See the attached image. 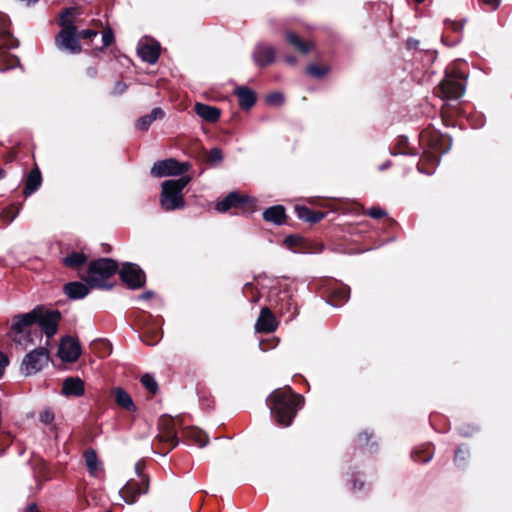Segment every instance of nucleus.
<instances>
[{
  "label": "nucleus",
  "mask_w": 512,
  "mask_h": 512,
  "mask_svg": "<svg viewBox=\"0 0 512 512\" xmlns=\"http://www.w3.org/2000/svg\"><path fill=\"white\" fill-rule=\"evenodd\" d=\"M302 402V396L294 394L290 388L276 389L267 399L275 421L284 427L291 425Z\"/></svg>",
  "instance_id": "nucleus-1"
},
{
  "label": "nucleus",
  "mask_w": 512,
  "mask_h": 512,
  "mask_svg": "<svg viewBox=\"0 0 512 512\" xmlns=\"http://www.w3.org/2000/svg\"><path fill=\"white\" fill-rule=\"evenodd\" d=\"M35 318V313L19 314L13 317L9 337L22 350L33 345L35 343V339L41 336V333L38 330L32 331L31 329Z\"/></svg>",
  "instance_id": "nucleus-2"
},
{
  "label": "nucleus",
  "mask_w": 512,
  "mask_h": 512,
  "mask_svg": "<svg viewBox=\"0 0 512 512\" xmlns=\"http://www.w3.org/2000/svg\"><path fill=\"white\" fill-rule=\"evenodd\" d=\"M74 12L73 8H67L61 13L59 24L62 29L55 38L56 47L70 54H78L82 50L77 37V27L71 19Z\"/></svg>",
  "instance_id": "nucleus-3"
},
{
  "label": "nucleus",
  "mask_w": 512,
  "mask_h": 512,
  "mask_svg": "<svg viewBox=\"0 0 512 512\" xmlns=\"http://www.w3.org/2000/svg\"><path fill=\"white\" fill-rule=\"evenodd\" d=\"M190 181V176H181L178 179L166 180L162 183L160 205L163 210L173 211L184 208L185 200L182 191Z\"/></svg>",
  "instance_id": "nucleus-4"
},
{
  "label": "nucleus",
  "mask_w": 512,
  "mask_h": 512,
  "mask_svg": "<svg viewBox=\"0 0 512 512\" xmlns=\"http://www.w3.org/2000/svg\"><path fill=\"white\" fill-rule=\"evenodd\" d=\"M118 270L116 261L110 258H101L90 263L83 280L90 286L100 289H110L107 280Z\"/></svg>",
  "instance_id": "nucleus-5"
},
{
  "label": "nucleus",
  "mask_w": 512,
  "mask_h": 512,
  "mask_svg": "<svg viewBox=\"0 0 512 512\" xmlns=\"http://www.w3.org/2000/svg\"><path fill=\"white\" fill-rule=\"evenodd\" d=\"M467 76L461 71L459 63L447 67L444 79L440 82L439 95L444 99L456 100L465 93Z\"/></svg>",
  "instance_id": "nucleus-6"
},
{
  "label": "nucleus",
  "mask_w": 512,
  "mask_h": 512,
  "mask_svg": "<svg viewBox=\"0 0 512 512\" xmlns=\"http://www.w3.org/2000/svg\"><path fill=\"white\" fill-rule=\"evenodd\" d=\"M49 361V351L45 347H39L28 354L22 360L20 371L25 376H31L40 372Z\"/></svg>",
  "instance_id": "nucleus-7"
},
{
  "label": "nucleus",
  "mask_w": 512,
  "mask_h": 512,
  "mask_svg": "<svg viewBox=\"0 0 512 512\" xmlns=\"http://www.w3.org/2000/svg\"><path fill=\"white\" fill-rule=\"evenodd\" d=\"M29 313L36 314L34 324L38 323L41 331L44 332L48 338H51L57 333L58 324L61 319V314L59 311H46L44 308L37 306Z\"/></svg>",
  "instance_id": "nucleus-8"
},
{
  "label": "nucleus",
  "mask_w": 512,
  "mask_h": 512,
  "mask_svg": "<svg viewBox=\"0 0 512 512\" xmlns=\"http://www.w3.org/2000/svg\"><path fill=\"white\" fill-rule=\"evenodd\" d=\"M190 165L186 162L181 163L173 158L157 161L151 168V175L157 178L165 176H184Z\"/></svg>",
  "instance_id": "nucleus-9"
},
{
  "label": "nucleus",
  "mask_w": 512,
  "mask_h": 512,
  "mask_svg": "<svg viewBox=\"0 0 512 512\" xmlns=\"http://www.w3.org/2000/svg\"><path fill=\"white\" fill-rule=\"evenodd\" d=\"M120 278L131 289L141 288L145 284V274L136 264L125 263L120 270Z\"/></svg>",
  "instance_id": "nucleus-10"
},
{
  "label": "nucleus",
  "mask_w": 512,
  "mask_h": 512,
  "mask_svg": "<svg viewBox=\"0 0 512 512\" xmlns=\"http://www.w3.org/2000/svg\"><path fill=\"white\" fill-rule=\"evenodd\" d=\"M81 354V347L79 342L72 337H65L62 339L58 355L65 362H75Z\"/></svg>",
  "instance_id": "nucleus-11"
},
{
  "label": "nucleus",
  "mask_w": 512,
  "mask_h": 512,
  "mask_svg": "<svg viewBox=\"0 0 512 512\" xmlns=\"http://www.w3.org/2000/svg\"><path fill=\"white\" fill-rule=\"evenodd\" d=\"M252 58L259 67L270 65L275 60V49L270 45L258 43L253 49Z\"/></svg>",
  "instance_id": "nucleus-12"
},
{
  "label": "nucleus",
  "mask_w": 512,
  "mask_h": 512,
  "mask_svg": "<svg viewBox=\"0 0 512 512\" xmlns=\"http://www.w3.org/2000/svg\"><path fill=\"white\" fill-rule=\"evenodd\" d=\"M180 425V419L178 418H166L161 422L162 431L158 435L160 441L170 442L172 448L178 444L177 440V426Z\"/></svg>",
  "instance_id": "nucleus-13"
},
{
  "label": "nucleus",
  "mask_w": 512,
  "mask_h": 512,
  "mask_svg": "<svg viewBox=\"0 0 512 512\" xmlns=\"http://www.w3.org/2000/svg\"><path fill=\"white\" fill-rule=\"evenodd\" d=\"M278 327V322L272 311L263 307L255 324V330L260 333L274 332Z\"/></svg>",
  "instance_id": "nucleus-14"
},
{
  "label": "nucleus",
  "mask_w": 512,
  "mask_h": 512,
  "mask_svg": "<svg viewBox=\"0 0 512 512\" xmlns=\"http://www.w3.org/2000/svg\"><path fill=\"white\" fill-rule=\"evenodd\" d=\"M249 201H252L249 196H241L236 192H231L222 201L217 203L216 209L219 212H226L231 208L243 206Z\"/></svg>",
  "instance_id": "nucleus-15"
},
{
  "label": "nucleus",
  "mask_w": 512,
  "mask_h": 512,
  "mask_svg": "<svg viewBox=\"0 0 512 512\" xmlns=\"http://www.w3.org/2000/svg\"><path fill=\"white\" fill-rule=\"evenodd\" d=\"M140 58L149 64H155L160 56V45L157 42H147L138 48Z\"/></svg>",
  "instance_id": "nucleus-16"
},
{
  "label": "nucleus",
  "mask_w": 512,
  "mask_h": 512,
  "mask_svg": "<svg viewBox=\"0 0 512 512\" xmlns=\"http://www.w3.org/2000/svg\"><path fill=\"white\" fill-rule=\"evenodd\" d=\"M238 97V104L241 109L249 110L256 102V94L253 90L245 86H239L235 89Z\"/></svg>",
  "instance_id": "nucleus-17"
},
{
  "label": "nucleus",
  "mask_w": 512,
  "mask_h": 512,
  "mask_svg": "<svg viewBox=\"0 0 512 512\" xmlns=\"http://www.w3.org/2000/svg\"><path fill=\"white\" fill-rule=\"evenodd\" d=\"M62 392L67 396L80 397L85 392L84 382L80 378H67L63 382Z\"/></svg>",
  "instance_id": "nucleus-18"
},
{
  "label": "nucleus",
  "mask_w": 512,
  "mask_h": 512,
  "mask_svg": "<svg viewBox=\"0 0 512 512\" xmlns=\"http://www.w3.org/2000/svg\"><path fill=\"white\" fill-rule=\"evenodd\" d=\"M64 292L68 298L78 300L89 294V287L85 283L74 281L64 286Z\"/></svg>",
  "instance_id": "nucleus-19"
},
{
  "label": "nucleus",
  "mask_w": 512,
  "mask_h": 512,
  "mask_svg": "<svg viewBox=\"0 0 512 512\" xmlns=\"http://www.w3.org/2000/svg\"><path fill=\"white\" fill-rule=\"evenodd\" d=\"M195 112L203 120L211 123L216 122L221 114L218 108L203 103L195 104Z\"/></svg>",
  "instance_id": "nucleus-20"
},
{
  "label": "nucleus",
  "mask_w": 512,
  "mask_h": 512,
  "mask_svg": "<svg viewBox=\"0 0 512 512\" xmlns=\"http://www.w3.org/2000/svg\"><path fill=\"white\" fill-rule=\"evenodd\" d=\"M263 218L267 222L281 225L285 222V209L282 205L269 207L263 212Z\"/></svg>",
  "instance_id": "nucleus-21"
},
{
  "label": "nucleus",
  "mask_w": 512,
  "mask_h": 512,
  "mask_svg": "<svg viewBox=\"0 0 512 512\" xmlns=\"http://www.w3.org/2000/svg\"><path fill=\"white\" fill-rule=\"evenodd\" d=\"M164 115L165 113L161 108H153L150 114L144 115L137 120L136 128L139 130L146 131L153 123V121L157 119H162Z\"/></svg>",
  "instance_id": "nucleus-22"
},
{
  "label": "nucleus",
  "mask_w": 512,
  "mask_h": 512,
  "mask_svg": "<svg viewBox=\"0 0 512 512\" xmlns=\"http://www.w3.org/2000/svg\"><path fill=\"white\" fill-rule=\"evenodd\" d=\"M113 394L115 396L116 403L129 412H134L136 406L131 396L121 387L114 389Z\"/></svg>",
  "instance_id": "nucleus-23"
},
{
  "label": "nucleus",
  "mask_w": 512,
  "mask_h": 512,
  "mask_svg": "<svg viewBox=\"0 0 512 512\" xmlns=\"http://www.w3.org/2000/svg\"><path fill=\"white\" fill-rule=\"evenodd\" d=\"M41 182L42 177L40 171L37 168L32 169L26 179L24 193L26 195L34 193L40 187Z\"/></svg>",
  "instance_id": "nucleus-24"
},
{
  "label": "nucleus",
  "mask_w": 512,
  "mask_h": 512,
  "mask_svg": "<svg viewBox=\"0 0 512 512\" xmlns=\"http://www.w3.org/2000/svg\"><path fill=\"white\" fill-rule=\"evenodd\" d=\"M295 212H296L298 218L308 221V222H311V223H317L320 220H322L324 217V214L322 212L312 211L305 206L297 205L295 207Z\"/></svg>",
  "instance_id": "nucleus-25"
},
{
  "label": "nucleus",
  "mask_w": 512,
  "mask_h": 512,
  "mask_svg": "<svg viewBox=\"0 0 512 512\" xmlns=\"http://www.w3.org/2000/svg\"><path fill=\"white\" fill-rule=\"evenodd\" d=\"M350 297V288L345 285H340L333 288L331 291V300L333 306H340L345 303Z\"/></svg>",
  "instance_id": "nucleus-26"
},
{
  "label": "nucleus",
  "mask_w": 512,
  "mask_h": 512,
  "mask_svg": "<svg viewBox=\"0 0 512 512\" xmlns=\"http://www.w3.org/2000/svg\"><path fill=\"white\" fill-rule=\"evenodd\" d=\"M86 466L92 476H97L101 470V463L98 460L95 450L89 449L84 453Z\"/></svg>",
  "instance_id": "nucleus-27"
},
{
  "label": "nucleus",
  "mask_w": 512,
  "mask_h": 512,
  "mask_svg": "<svg viewBox=\"0 0 512 512\" xmlns=\"http://www.w3.org/2000/svg\"><path fill=\"white\" fill-rule=\"evenodd\" d=\"M146 490H142L140 488H136L134 484L127 483L120 491L121 497L124 499L126 503L132 504L135 502V498L137 495L145 493Z\"/></svg>",
  "instance_id": "nucleus-28"
},
{
  "label": "nucleus",
  "mask_w": 512,
  "mask_h": 512,
  "mask_svg": "<svg viewBox=\"0 0 512 512\" xmlns=\"http://www.w3.org/2000/svg\"><path fill=\"white\" fill-rule=\"evenodd\" d=\"M62 261L66 267L76 269L86 263L87 256L82 252H72L64 257Z\"/></svg>",
  "instance_id": "nucleus-29"
},
{
  "label": "nucleus",
  "mask_w": 512,
  "mask_h": 512,
  "mask_svg": "<svg viewBox=\"0 0 512 512\" xmlns=\"http://www.w3.org/2000/svg\"><path fill=\"white\" fill-rule=\"evenodd\" d=\"M287 41L294 46L301 53H308L311 49V44L303 42L295 33L288 32L286 34Z\"/></svg>",
  "instance_id": "nucleus-30"
},
{
  "label": "nucleus",
  "mask_w": 512,
  "mask_h": 512,
  "mask_svg": "<svg viewBox=\"0 0 512 512\" xmlns=\"http://www.w3.org/2000/svg\"><path fill=\"white\" fill-rule=\"evenodd\" d=\"M187 436L193 440L199 447L206 446L208 439L207 436L199 430H191L187 432Z\"/></svg>",
  "instance_id": "nucleus-31"
},
{
  "label": "nucleus",
  "mask_w": 512,
  "mask_h": 512,
  "mask_svg": "<svg viewBox=\"0 0 512 512\" xmlns=\"http://www.w3.org/2000/svg\"><path fill=\"white\" fill-rule=\"evenodd\" d=\"M141 383L152 394H155L158 390V384L150 374L143 375L141 377Z\"/></svg>",
  "instance_id": "nucleus-32"
},
{
  "label": "nucleus",
  "mask_w": 512,
  "mask_h": 512,
  "mask_svg": "<svg viewBox=\"0 0 512 512\" xmlns=\"http://www.w3.org/2000/svg\"><path fill=\"white\" fill-rule=\"evenodd\" d=\"M469 456V451L466 447L460 446L455 452V463L458 466H463L465 464V461L467 457Z\"/></svg>",
  "instance_id": "nucleus-33"
},
{
  "label": "nucleus",
  "mask_w": 512,
  "mask_h": 512,
  "mask_svg": "<svg viewBox=\"0 0 512 512\" xmlns=\"http://www.w3.org/2000/svg\"><path fill=\"white\" fill-rule=\"evenodd\" d=\"M222 159V151L219 148H212L207 154V161L210 164L220 163Z\"/></svg>",
  "instance_id": "nucleus-34"
},
{
  "label": "nucleus",
  "mask_w": 512,
  "mask_h": 512,
  "mask_svg": "<svg viewBox=\"0 0 512 512\" xmlns=\"http://www.w3.org/2000/svg\"><path fill=\"white\" fill-rule=\"evenodd\" d=\"M9 19L5 14L0 13V38L9 37Z\"/></svg>",
  "instance_id": "nucleus-35"
},
{
  "label": "nucleus",
  "mask_w": 512,
  "mask_h": 512,
  "mask_svg": "<svg viewBox=\"0 0 512 512\" xmlns=\"http://www.w3.org/2000/svg\"><path fill=\"white\" fill-rule=\"evenodd\" d=\"M54 418V412L51 409H45L39 414V421L44 425L51 424Z\"/></svg>",
  "instance_id": "nucleus-36"
},
{
  "label": "nucleus",
  "mask_w": 512,
  "mask_h": 512,
  "mask_svg": "<svg viewBox=\"0 0 512 512\" xmlns=\"http://www.w3.org/2000/svg\"><path fill=\"white\" fill-rule=\"evenodd\" d=\"M266 101L269 105L279 106L284 102V97L281 93L274 92L267 96Z\"/></svg>",
  "instance_id": "nucleus-37"
},
{
  "label": "nucleus",
  "mask_w": 512,
  "mask_h": 512,
  "mask_svg": "<svg viewBox=\"0 0 512 512\" xmlns=\"http://www.w3.org/2000/svg\"><path fill=\"white\" fill-rule=\"evenodd\" d=\"M307 72L313 77L320 78L327 73V68L319 67L317 65H310L307 67Z\"/></svg>",
  "instance_id": "nucleus-38"
},
{
  "label": "nucleus",
  "mask_w": 512,
  "mask_h": 512,
  "mask_svg": "<svg viewBox=\"0 0 512 512\" xmlns=\"http://www.w3.org/2000/svg\"><path fill=\"white\" fill-rule=\"evenodd\" d=\"M103 47L106 48L114 41V33L112 29L106 28L102 32Z\"/></svg>",
  "instance_id": "nucleus-39"
},
{
  "label": "nucleus",
  "mask_w": 512,
  "mask_h": 512,
  "mask_svg": "<svg viewBox=\"0 0 512 512\" xmlns=\"http://www.w3.org/2000/svg\"><path fill=\"white\" fill-rule=\"evenodd\" d=\"M366 214L372 218L379 219L387 215L386 211L379 207H371Z\"/></svg>",
  "instance_id": "nucleus-40"
},
{
  "label": "nucleus",
  "mask_w": 512,
  "mask_h": 512,
  "mask_svg": "<svg viewBox=\"0 0 512 512\" xmlns=\"http://www.w3.org/2000/svg\"><path fill=\"white\" fill-rule=\"evenodd\" d=\"M96 36H97V32L95 30L86 29V30L77 32L78 41L80 39H91Z\"/></svg>",
  "instance_id": "nucleus-41"
},
{
  "label": "nucleus",
  "mask_w": 512,
  "mask_h": 512,
  "mask_svg": "<svg viewBox=\"0 0 512 512\" xmlns=\"http://www.w3.org/2000/svg\"><path fill=\"white\" fill-rule=\"evenodd\" d=\"M8 364H9L8 357L4 353L0 352V378L3 376Z\"/></svg>",
  "instance_id": "nucleus-42"
},
{
  "label": "nucleus",
  "mask_w": 512,
  "mask_h": 512,
  "mask_svg": "<svg viewBox=\"0 0 512 512\" xmlns=\"http://www.w3.org/2000/svg\"><path fill=\"white\" fill-rule=\"evenodd\" d=\"M372 435L367 432L360 433L358 435V443L360 446L367 445Z\"/></svg>",
  "instance_id": "nucleus-43"
},
{
  "label": "nucleus",
  "mask_w": 512,
  "mask_h": 512,
  "mask_svg": "<svg viewBox=\"0 0 512 512\" xmlns=\"http://www.w3.org/2000/svg\"><path fill=\"white\" fill-rule=\"evenodd\" d=\"M152 338L151 340L144 339L145 343L151 346L155 345L161 338V333L159 331L152 332Z\"/></svg>",
  "instance_id": "nucleus-44"
},
{
  "label": "nucleus",
  "mask_w": 512,
  "mask_h": 512,
  "mask_svg": "<svg viewBox=\"0 0 512 512\" xmlns=\"http://www.w3.org/2000/svg\"><path fill=\"white\" fill-rule=\"evenodd\" d=\"M483 4L487 5L490 9L496 10L500 5V0H479Z\"/></svg>",
  "instance_id": "nucleus-45"
},
{
  "label": "nucleus",
  "mask_w": 512,
  "mask_h": 512,
  "mask_svg": "<svg viewBox=\"0 0 512 512\" xmlns=\"http://www.w3.org/2000/svg\"><path fill=\"white\" fill-rule=\"evenodd\" d=\"M127 89V86L123 82H117L114 87V94H122Z\"/></svg>",
  "instance_id": "nucleus-46"
},
{
  "label": "nucleus",
  "mask_w": 512,
  "mask_h": 512,
  "mask_svg": "<svg viewBox=\"0 0 512 512\" xmlns=\"http://www.w3.org/2000/svg\"><path fill=\"white\" fill-rule=\"evenodd\" d=\"M418 43H419V41H418V40L413 39V38H409V39L407 40V43H406V44H407V47H408L409 49H413V48H416V47H417Z\"/></svg>",
  "instance_id": "nucleus-47"
},
{
  "label": "nucleus",
  "mask_w": 512,
  "mask_h": 512,
  "mask_svg": "<svg viewBox=\"0 0 512 512\" xmlns=\"http://www.w3.org/2000/svg\"><path fill=\"white\" fill-rule=\"evenodd\" d=\"M153 296V293L151 291H147L139 296V299H150Z\"/></svg>",
  "instance_id": "nucleus-48"
},
{
  "label": "nucleus",
  "mask_w": 512,
  "mask_h": 512,
  "mask_svg": "<svg viewBox=\"0 0 512 512\" xmlns=\"http://www.w3.org/2000/svg\"><path fill=\"white\" fill-rule=\"evenodd\" d=\"M285 61L291 65H294L296 63V58L294 56H287Z\"/></svg>",
  "instance_id": "nucleus-49"
},
{
  "label": "nucleus",
  "mask_w": 512,
  "mask_h": 512,
  "mask_svg": "<svg viewBox=\"0 0 512 512\" xmlns=\"http://www.w3.org/2000/svg\"><path fill=\"white\" fill-rule=\"evenodd\" d=\"M25 512H38V511H37L36 504H34V503H33V504H30V505L27 507V509H26V511H25Z\"/></svg>",
  "instance_id": "nucleus-50"
},
{
  "label": "nucleus",
  "mask_w": 512,
  "mask_h": 512,
  "mask_svg": "<svg viewBox=\"0 0 512 512\" xmlns=\"http://www.w3.org/2000/svg\"><path fill=\"white\" fill-rule=\"evenodd\" d=\"M288 297V302H287V307L285 308L286 311H290L291 307L294 305L293 302H292V299L290 296H287Z\"/></svg>",
  "instance_id": "nucleus-51"
},
{
  "label": "nucleus",
  "mask_w": 512,
  "mask_h": 512,
  "mask_svg": "<svg viewBox=\"0 0 512 512\" xmlns=\"http://www.w3.org/2000/svg\"><path fill=\"white\" fill-rule=\"evenodd\" d=\"M363 487V482L360 483V486H357V479L353 480V488L354 489H361Z\"/></svg>",
  "instance_id": "nucleus-52"
},
{
  "label": "nucleus",
  "mask_w": 512,
  "mask_h": 512,
  "mask_svg": "<svg viewBox=\"0 0 512 512\" xmlns=\"http://www.w3.org/2000/svg\"><path fill=\"white\" fill-rule=\"evenodd\" d=\"M390 166V162L387 161L385 162L384 164H382L381 166H379V170H385L386 168H388Z\"/></svg>",
  "instance_id": "nucleus-53"
},
{
  "label": "nucleus",
  "mask_w": 512,
  "mask_h": 512,
  "mask_svg": "<svg viewBox=\"0 0 512 512\" xmlns=\"http://www.w3.org/2000/svg\"><path fill=\"white\" fill-rule=\"evenodd\" d=\"M430 459H431V456H429V457H427V458L423 459L422 461H423V462H429V461H430ZM415 461L419 462V461H421V460H420V459L415 458Z\"/></svg>",
  "instance_id": "nucleus-54"
},
{
  "label": "nucleus",
  "mask_w": 512,
  "mask_h": 512,
  "mask_svg": "<svg viewBox=\"0 0 512 512\" xmlns=\"http://www.w3.org/2000/svg\"><path fill=\"white\" fill-rule=\"evenodd\" d=\"M5 177V171L3 169H0V179Z\"/></svg>",
  "instance_id": "nucleus-55"
},
{
  "label": "nucleus",
  "mask_w": 512,
  "mask_h": 512,
  "mask_svg": "<svg viewBox=\"0 0 512 512\" xmlns=\"http://www.w3.org/2000/svg\"><path fill=\"white\" fill-rule=\"evenodd\" d=\"M417 3H421L423 2L424 0H415Z\"/></svg>",
  "instance_id": "nucleus-56"
},
{
  "label": "nucleus",
  "mask_w": 512,
  "mask_h": 512,
  "mask_svg": "<svg viewBox=\"0 0 512 512\" xmlns=\"http://www.w3.org/2000/svg\"><path fill=\"white\" fill-rule=\"evenodd\" d=\"M139 465H140V463H137V464H136V469H137V470L139 469Z\"/></svg>",
  "instance_id": "nucleus-57"
},
{
  "label": "nucleus",
  "mask_w": 512,
  "mask_h": 512,
  "mask_svg": "<svg viewBox=\"0 0 512 512\" xmlns=\"http://www.w3.org/2000/svg\"><path fill=\"white\" fill-rule=\"evenodd\" d=\"M296 311L292 314V318L295 317Z\"/></svg>",
  "instance_id": "nucleus-58"
}]
</instances>
